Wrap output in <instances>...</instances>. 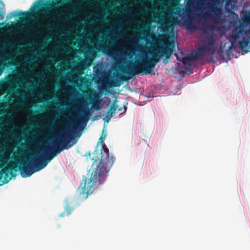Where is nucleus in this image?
Returning <instances> with one entry per match:
<instances>
[{"instance_id": "obj_7", "label": "nucleus", "mask_w": 250, "mask_h": 250, "mask_svg": "<svg viewBox=\"0 0 250 250\" xmlns=\"http://www.w3.org/2000/svg\"><path fill=\"white\" fill-rule=\"evenodd\" d=\"M5 163L6 162L4 161L2 156L0 155V169L1 168L0 171V179L3 177H4V183H7L9 182V180H7V178L8 176L10 170H17L18 169L17 166L13 163L3 168L4 164H5Z\"/></svg>"}, {"instance_id": "obj_6", "label": "nucleus", "mask_w": 250, "mask_h": 250, "mask_svg": "<svg viewBox=\"0 0 250 250\" xmlns=\"http://www.w3.org/2000/svg\"><path fill=\"white\" fill-rule=\"evenodd\" d=\"M207 5L209 10L204 12V17L211 19L214 23L219 22L222 15V9L212 3H208Z\"/></svg>"}, {"instance_id": "obj_11", "label": "nucleus", "mask_w": 250, "mask_h": 250, "mask_svg": "<svg viewBox=\"0 0 250 250\" xmlns=\"http://www.w3.org/2000/svg\"><path fill=\"white\" fill-rule=\"evenodd\" d=\"M94 93V100L92 101V105L94 108L99 110L100 108L99 105L100 103V100H99V97L98 96V94L95 91Z\"/></svg>"}, {"instance_id": "obj_22", "label": "nucleus", "mask_w": 250, "mask_h": 250, "mask_svg": "<svg viewBox=\"0 0 250 250\" xmlns=\"http://www.w3.org/2000/svg\"><path fill=\"white\" fill-rule=\"evenodd\" d=\"M117 109L118 112H121L123 110V109L122 108V107H120V108H117Z\"/></svg>"}, {"instance_id": "obj_26", "label": "nucleus", "mask_w": 250, "mask_h": 250, "mask_svg": "<svg viewBox=\"0 0 250 250\" xmlns=\"http://www.w3.org/2000/svg\"><path fill=\"white\" fill-rule=\"evenodd\" d=\"M210 28H211V29H213V27H212V26H211V27H210Z\"/></svg>"}, {"instance_id": "obj_16", "label": "nucleus", "mask_w": 250, "mask_h": 250, "mask_svg": "<svg viewBox=\"0 0 250 250\" xmlns=\"http://www.w3.org/2000/svg\"><path fill=\"white\" fill-rule=\"evenodd\" d=\"M20 16H23L24 18H29L31 16V13H29L28 11L26 12H23L21 11V13L19 14Z\"/></svg>"}, {"instance_id": "obj_5", "label": "nucleus", "mask_w": 250, "mask_h": 250, "mask_svg": "<svg viewBox=\"0 0 250 250\" xmlns=\"http://www.w3.org/2000/svg\"><path fill=\"white\" fill-rule=\"evenodd\" d=\"M216 40L215 34L208 36L206 41L204 42L205 44L191 53L193 59L195 61L201 60L206 55L209 57L213 56L217 47Z\"/></svg>"}, {"instance_id": "obj_14", "label": "nucleus", "mask_w": 250, "mask_h": 250, "mask_svg": "<svg viewBox=\"0 0 250 250\" xmlns=\"http://www.w3.org/2000/svg\"><path fill=\"white\" fill-rule=\"evenodd\" d=\"M73 210V208L71 207L67 206L65 208V211L60 214V217H63L65 214L67 215H69L71 213V211Z\"/></svg>"}, {"instance_id": "obj_23", "label": "nucleus", "mask_w": 250, "mask_h": 250, "mask_svg": "<svg viewBox=\"0 0 250 250\" xmlns=\"http://www.w3.org/2000/svg\"><path fill=\"white\" fill-rule=\"evenodd\" d=\"M123 111L122 112V113H125V112L126 110V106H124V109H123Z\"/></svg>"}, {"instance_id": "obj_17", "label": "nucleus", "mask_w": 250, "mask_h": 250, "mask_svg": "<svg viewBox=\"0 0 250 250\" xmlns=\"http://www.w3.org/2000/svg\"><path fill=\"white\" fill-rule=\"evenodd\" d=\"M40 2V0H38L36 2H35L32 5V6L30 9V10H31L32 8L34 9H39V5L38 4Z\"/></svg>"}, {"instance_id": "obj_25", "label": "nucleus", "mask_w": 250, "mask_h": 250, "mask_svg": "<svg viewBox=\"0 0 250 250\" xmlns=\"http://www.w3.org/2000/svg\"><path fill=\"white\" fill-rule=\"evenodd\" d=\"M0 3H1L3 6H4V3L3 1H1H1H0Z\"/></svg>"}, {"instance_id": "obj_2", "label": "nucleus", "mask_w": 250, "mask_h": 250, "mask_svg": "<svg viewBox=\"0 0 250 250\" xmlns=\"http://www.w3.org/2000/svg\"><path fill=\"white\" fill-rule=\"evenodd\" d=\"M44 155H39L38 151H36L37 157L28 159L27 161L20 164L19 170L21 176L23 177L31 176L34 172L38 171L45 167L55 156L50 151V147L46 146L44 148Z\"/></svg>"}, {"instance_id": "obj_4", "label": "nucleus", "mask_w": 250, "mask_h": 250, "mask_svg": "<svg viewBox=\"0 0 250 250\" xmlns=\"http://www.w3.org/2000/svg\"><path fill=\"white\" fill-rule=\"evenodd\" d=\"M73 128L69 129V122L65 123L64 128L63 130V134L61 135V138L58 142H55L54 147H50V151L53 153L55 156H57L64 149H68L72 145L69 144L74 138L75 129L78 128L79 124L75 122H73Z\"/></svg>"}, {"instance_id": "obj_24", "label": "nucleus", "mask_w": 250, "mask_h": 250, "mask_svg": "<svg viewBox=\"0 0 250 250\" xmlns=\"http://www.w3.org/2000/svg\"><path fill=\"white\" fill-rule=\"evenodd\" d=\"M223 52V50L222 49V48H220L219 49V50H218V53H222Z\"/></svg>"}, {"instance_id": "obj_13", "label": "nucleus", "mask_w": 250, "mask_h": 250, "mask_svg": "<svg viewBox=\"0 0 250 250\" xmlns=\"http://www.w3.org/2000/svg\"><path fill=\"white\" fill-rule=\"evenodd\" d=\"M106 131L104 130V129H103V132H102V134L99 140L98 143L103 144L104 143V140L106 138Z\"/></svg>"}, {"instance_id": "obj_20", "label": "nucleus", "mask_w": 250, "mask_h": 250, "mask_svg": "<svg viewBox=\"0 0 250 250\" xmlns=\"http://www.w3.org/2000/svg\"><path fill=\"white\" fill-rule=\"evenodd\" d=\"M16 12V11H14V12H12V13H10V15H10V16L9 18H12V17L17 16V14H15Z\"/></svg>"}, {"instance_id": "obj_21", "label": "nucleus", "mask_w": 250, "mask_h": 250, "mask_svg": "<svg viewBox=\"0 0 250 250\" xmlns=\"http://www.w3.org/2000/svg\"><path fill=\"white\" fill-rule=\"evenodd\" d=\"M2 15H3V10L1 8H0V17H1L3 18Z\"/></svg>"}, {"instance_id": "obj_1", "label": "nucleus", "mask_w": 250, "mask_h": 250, "mask_svg": "<svg viewBox=\"0 0 250 250\" xmlns=\"http://www.w3.org/2000/svg\"><path fill=\"white\" fill-rule=\"evenodd\" d=\"M100 155V162L95 167H93L90 178H85L84 185L81 189L82 191H81V194L85 192L86 194L85 198L104 180L107 172L113 164L114 158L109 155V149L105 144L102 145ZM92 160L94 163L100 160L98 151L95 150L94 152ZM94 166L93 164L92 166Z\"/></svg>"}, {"instance_id": "obj_10", "label": "nucleus", "mask_w": 250, "mask_h": 250, "mask_svg": "<svg viewBox=\"0 0 250 250\" xmlns=\"http://www.w3.org/2000/svg\"><path fill=\"white\" fill-rule=\"evenodd\" d=\"M205 0H188L186 5V9H190L193 7L194 4L197 5H202L204 4Z\"/></svg>"}, {"instance_id": "obj_12", "label": "nucleus", "mask_w": 250, "mask_h": 250, "mask_svg": "<svg viewBox=\"0 0 250 250\" xmlns=\"http://www.w3.org/2000/svg\"><path fill=\"white\" fill-rule=\"evenodd\" d=\"M194 61L192 55L182 58L181 61L185 65L190 66L192 61Z\"/></svg>"}, {"instance_id": "obj_18", "label": "nucleus", "mask_w": 250, "mask_h": 250, "mask_svg": "<svg viewBox=\"0 0 250 250\" xmlns=\"http://www.w3.org/2000/svg\"><path fill=\"white\" fill-rule=\"evenodd\" d=\"M175 14H177L178 15H179L182 11L183 10V9L180 6H176L175 8Z\"/></svg>"}, {"instance_id": "obj_15", "label": "nucleus", "mask_w": 250, "mask_h": 250, "mask_svg": "<svg viewBox=\"0 0 250 250\" xmlns=\"http://www.w3.org/2000/svg\"><path fill=\"white\" fill-rule=\"evenodd\" d=\"M100 47L102 49L103 52L105 53L109 54V52L112 51L110 48L107 45L102 44L100 45Z\"/></svg>"}, {"instance_id": "obj_3", "label": "nucleus", "mask_w": 250, "mask_h": 250, "mask_svg": "<svg viewBox=\"0 0 250 250\" xmlns=\"http://www.w3.org/2000/svg\"><path fill=\"white\" fill-rule=\"evenodd\" d=\"M156 61L151 60L148 61H137L133 66L125 67L122 71L128 76L121 75L111 81L109 85L111 86L118 87L124 81H127L136 74L142 73L143 75L150 74L154 69Z\"/></svg>"}, {"instance_id": "obj_8", "label": "nucleus", "mask_w": 250, "mask_h": 250, "mask_svg": "<svg viewBox=\"0 0 250 250\" xmlns=\"http://www.w3.org/2000/svg\"><path fill=\"white\" fill-rule=\"evenodd\" d=\"M172 50L169 47H165L162 49H158L156 53H153L152 54L153 58L152 59H149L148 60H143L142 61H148L151 60H153L154 61H156V63L157 62V60L160 58L161 56L165 55L167 59H168L170 57L172 53Z\"/></svg>"}, {"instance_id": "obj_9", "label": "nucleus", "mask_w": 250, "mask_h": 250, "mask_svg": "<svg viewBox=\"0 0 250 250\" xmlns=\"http://www.w3.org/2000/svg\"><path fill=\"white\" fill-rule=\"evenodd\" d=\"M117 100H115L112 104L111 105L109 110L107 112L105 116V119L107 122H108L110 119L112 117L113 114L115 113V111L117 110V105L116 104Z\"/></svg>"}, {"instance_id": "obj_19", "label": "nucleus", "mask_w": 250, "mask_h": 250, "mask_svg": "<svg viewBox=\"0 0 250 250\" xmlns=\"http://www.w3.org/2000/svg\"><path fill=\"white\" fill-rule=\"evenodd\" d=\"M54 2L53 1H52L51 3H49L48 4V7L49 8H52L54 7Z\"/></svg>"}]
</instances>
